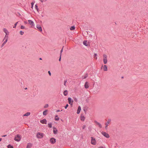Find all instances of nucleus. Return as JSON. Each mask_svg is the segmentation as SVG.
<instances>
[{"label":"nucleus","instance_id":"1","mask_svg":"<svg viewBox=\"0 0 148 148\" xmlns=\"http://www.w3.org/2000/svg\"><path fill=\"white\" fill-rule=\"evenodd\" d=\"M93 92L94 94H97L99 91V87L97 84H94L93 86Z\"/></svg>","mask_w":148,"mask_h":148},{"label":"nucleus","instance_id":"2","mask_svg":"<svg viewBox=\"0 0 148 148\" xmlns=\"http://www.w3.org/2000/svg\"><path fill=\"white\" fill-rule=\"evenodd\" d=\"M44 134L43 133L38 132L36 134V137L38 138H42L44 136Z\"/></svg>","mask_w":148,"mask_h":148},{"label":"nucleus","instance_id":"3","mask_svg":"<svg viewBox=\"0 0 148 148\" xmlns=\"http://www.w3.org/2000/svg\"><path fill=\"white\" fill-rule=\"evenodd\" d=\"M21 139V136L19 134L17 135V136H16L14 138V140L18 142L20 141Z\"/></svg>","mask_w":148,"mask_h":148},{"label":"nucleus","instance_id":"4","mask_svg":"<svg viewBox=\"0 0 148 148\" xmlns=\"http://www.w3.org/2000/svg\"><path fill=\"white\" fill-rule=\"evenodd\" d=\"M91 143L93 145H95L96 143V141L95 138H94L93 137H91Z\"/></svg>","mask_w":148,"mask_h":148},{"label":"nucleus","instance_id":"5","mask_svg":"<svg viewBox=\"0 0 148 148\" xmlns=\"http://www.w3.org/2000/svg\"><path fill=\"white\" fill-rule=\"evenodd\" d=\"M101 134L103 136H105L107 138H109L110 137V136L109 135V134L105 132H102Z\"/></svg>","mask_w":148,"mask_h":148},{"label":"nucleus","instance_id":"6","mask_svg":"<svg viewBox=\"0 0 148 148\" xmlns=\"http://www.w3.org/2000/svg\"><path fill=\"white\" fill-rule=\"evenodd\" d=\"M50 142L51 144H54L56 142V139L53 138H51L50 140Z\"/></svg>","mask_w":148,"mask_h":148},{"label":"nucleus","instance_id":"7","mask_svg":"<svg viewBox=\"0 0 148 148\" xmlns=\"http://www.w3.org/2000/svg\"><path fill=\"white\" fill-rule=\"evenodd\" d=\"M68 100L69 103L70 104L71 106H72L73 101V100H72L71 98V97H69Z\"/></svg>","mask_w":148,"mask_h":148},{"label":"nucleus","instance_id":"8","mask_svg":"<svg viewBox=\"0 0 148 148\" xmlns=\"http://www.w3.org/2000/svg\"><path fill=\"white\" fill-rule=\"evenodd\" d=\"M3 31L5 34V35H6V36H8V35L9 34V32L6 28H3Z\"/></svg>","mask_w":148,"mask_h":148},{"label":"nucleus","instance_id":"9","mask_svg":"<svg viewBox=\"0 0 148 148\" xmlns=\"http://www.w3.org/2000/svg\"><path fill=\"white\" fill-rule=\"evenodd\" d=\"M111 121V120L110 119H109L108 120V121L105 124V128L106 129H107V127L108 125V124H109V123H110V122Z\"/></svg>","mask_w":148,"mask_h":148},{"label":"nucleus","instance_id":"10","mask_svg":"<svg viewBox=\"0 0 148 148\" xmlns=\"http://www.w3.org/2000/svg\"><path fill=\"white\" fill-rule=\"evenodd\" d=\"M8 36H6V35H5V37L3 39V41L5 42H7L8 41Z\"/></svg>","mask_w":148,"mask_h":148},{"label":"nucleus","instance_id":"11","mask_svg":"<svg viewBox=\"0 0 148 148\" xmlns=\"http://www.w3.org/2000/svg\"><path fill=\"white\" fill-rule=\"evenodd\" d=\"M28 22L29 24H30L31 25L33 26H34V23L32 21L29 20H28Z\"/></svg>","mask_w":148,"mask_h":148},{"label":"nucleus","instance_id":"12","mask_svg":"<svg viewBox=\"0 0 148 148\" xmlns=\"http://www.w3.org/2000/svg\"><path fill=\"white\" fill-rule=\"evenodd\" d=\"M94 122L97 125H98L99 127L100 128L102 127V125L101 124H100L99 123L97 122V121H95Z\"/></svg>","mask_w":148,"mask_h":148},{"label":"nucleus","instance_id":"13","mask_svg":"<svg viewBox=\"0 0 148 148\" xmlns=\"http://www.w3.org/2000/svg\"><path fill=\"white\" fill-rule=\"evenodd\" d=\"M53 133L54 134H56L58 132V130L55 127H53Z\"/></svg>","mask_w":148,"mask_h":148},{"label":"nucleus","instance_id":"14","mask_svg":"<svg viewBox=\"0 0 148 148\" xmlns=\"http://www.w3.org/2000/svg\"><path fill=\"white\" fill-rule=\"evenodd\" d=\"M36 27L39 29V30L40 32L42 31V27L39 25H37Z\"/></svg>","mask_w":148,"mask_h":148},{"label":"nucleus","instance_id":"15","mask_svg":"<svg viewBox=\"0 0 148 148\" xmlns=\"http://www.w3.org/2000/svg\"><path fill=\"white\" fill-rule=\"evenodd\" d=\"M40 122L42 124H46L47 123V121L46 119H43L42 120H41L40 121Z\"/></svg>","mask_w":148,"mask_h":148},{"label":"nucleus","instance_id":"16","mask_svg":"<svg viewBox=\"0 0 148 148\" xmlns=\"http://www.w3.org/2000/svg\"><path fill=\"white\" fill-rule=\"evenodd\" d=\"M84 87L86 88H88L89 87L88 83L87 82H86L84 84Z\"/></svg>","mask_w":148,"mask_h":148},{"label":"nucleus","instance_id":"17","mask_svg":"<svg viewBox=\"0 0 148 148\" xmlns=\"http://www.w3.org/2000/svg\"><path fill=\"white\" fill-rule=\"evenodd\" d=\"M81 110V107L80 106H78V109H77V114H79Z\"/></svg>","mask_w":148,"mask_h":148},{"label":"nucleus","instance_id":"18","mask_svg":"<svg viewBox=\"0 0 148 148\" xmlns=\"http://www.w3.org/2000/svg\"><path fill=\"white\" fill-rule=\"evenodd\" d=\"M32 146V144L30 143H28L27 144V148H30Z\"/></svg>","mask_w":148,"mask_h":148},{"label":"nucleus","instance_id":"19","mask_svg":"<svg viewBox=\"0 0 148 148\" xmlns=\"http://www.w3.org/2000/svg\"><path fill=\"white\" fill-rule=\"evenodd\" d=\"M85 117L83 115H81V120L82 121H84L85 119Z\"/></svg>","mask_w":148,"mask_h":148},{"label":"nucleus","instance_id":"20","mask_svg":"<svg viewBox=\"0 0 148 148\" xmlns=\"http://www.w3.org/2000/svg\"><path fill=\"white\" fill-rule=\"evenodd\" d=\"M63 94L64 95L66 96L68 94V91L67 90H64L63 92Z\"/></svg>","mask_w":148,"mask_h":148},{"label":"nucleus","instance_id":"21","mask_svg":"<svg viewBox=\"0 0 148 148\" xmlns=\"http://www.w3.org/2000/svg\"><path fill=\"white\" fill-rule=\"evenodd\" d=\"M103 69L104 71H106L107 70V67L106 65H105L103 66Z\"/></svg>","mask_w":148,"mask_h":148},{"label":"nucleus","instance_id":"22","mask_svg":"<svg viewBox=\"0 0 148 148\" xmlns=\"http://www.w3.org/2000/svg\"><path fill=\"white\" fill-rule=\"evenodd\" d=\"M30 114V113L29 112H27L26 113L23 115V116H29Z\"/></svg>","mask_w":148,"mask_h":148},{"label":"nucleus","instance_id":"23","mask_svg":"<svg viewBox=\"0 0 148 148\" xmlns=\"http://www.w3.org/2000/svg\"><path fill=\"white\" fill-rule=\"evenodd\" d=\"M47 110H46L44 111L43 113V115H46L47 114Z\"/></svg>","mask_w":148,"mask_h":148},{"label":"nucleus","instance_id":"24","mask_svg":"<svg viewBox=\"0 0 148 148\" xmlns=\"http://www.w3.org/2000/svg\"><path fill=\"white\" fill-rule=\"evenodd\" d=\"M108 60L107 59H103V62L104 64H106Z\"/></svg>","mask_w":148,"mask_h":148},{"label":"nucleus","instance_id":"25","mask_svg":"<svg viewBox=\"0 0 148 148\" xmlns=\"http://www.w3.org/2000/svg\"><path fill=\"white\" fill-rule=\"evenodd\" d=\"M87 41L86 40H84L83 42V44L86 46H87L88 45L87 44Z\"/></svg>","mask_w":148,"mask_h":148},{"label":"nucleus","instance_id":"26","mask_svg":"<svg viewBox=\"0 0 148 148\" xmlns=\"http://www.w3.org/2000/svg\"><path fill=\"white\" fill-rule=\"evenodd\" d=\"M59 119L58 117V116L57 115H56L55 118V120L56 121H58L59 120Z\"/></svg>","mask_w":148,"mask_h":148},{"label":"nucleus","instance_id":"27","mask_svg":"<svg viewBox=\"0 0 148 148\" xmlns=\"http://www.w3.org/2000/svg\"><path fill=\"white\" fill-rule=\"evenodd\" d=\"M75 27L74 26H73L70 28V29L71 30H74L75 29Z\"/></svg>","mask_w":148,"mask_h":148},{"label":"nucleus","instance_id":"28","mask_svg":"<svg viewBox=\"0 0 148 148\" xmlns=\"http://www.w3.org/2000/svg\"><path fill=\"white\" fill-rule=\"evenodd\" d=\"M34 3H35V1H33L31 3V5H32L31 8L32 9H33V5H34Z\"/></svg>","mask_w":148,"mask_h":148},{"label":"nucleus","instance_id":"29","mask_svg":"<svg viewBox=\"0 0 148 148\" xmlns=\"http://www.w3.org/2000/svg\"><path fill=\"white\" fill-rule=\"evenodd\" d=\"M35 8L36 9V10L38 11V6L37 4L35 5Z\"/></svg>","mask_w":148,"mask_h":148},{"label":"nucleus","instance_id":"30","mask_svg":"<svg viewBox=\"0 0 148 148\" xmlns=\"http://www.w3.org/2000/svg\"><path fill=\"white\" fill-rule=\"evenodd\" d=\"M63 47L61 49V51H60V56H62V52L63 51Z\"/></svg>","mask_w":148,"mask_h":148},{"label":"nucleus","instance_id":"31","mask_svg":"<svg viewBox=\"0 0 148 148\" xmlns=\"http://www.w3.org/2000/svg\"><path fill=\"white\" fill-rule=\"evenodd\" d=\"M8 148H13V147L12 146L10 145H9L8 146Z\"/></svg>","mask_w":148,"mask_h":148},{"label":"nucleus","instance_id":"32","mask_svg":"<svg viewBox=\"0 0 148 148\" xmlns=\"http://www.w3.org/2000/svg\"><path fill=\"white\" fill-rule=\"evenodd\" d=\"M103 59H107V56L106 55L104 54L103 55Z\"/></svg>","mask_w":148,"mask_h":148},{"label":"nucleus","instance_id":"33","mask_svg":"<svg viewBox=\"0 0 148 148\" xmlns=\"http://www.w3.org/2000/svg\"><path fill=\"white\" fill-rule=\"evenodd\" d=\"M6 43V42H3L2 43V44L1 45V48H2L4 45Z\"/></svg>","mask_w":148,"mask_h":148},{"label":"nucleus","instance_id":"34","mask_svg":"<svg viewBox=\"0 0 148 148\" xmlns=\"http://www.w3.org/2000/svg\"><path fill=\"white\" fill-rule=\"evenodd\" d=\"M88 77V74H86L85 75V76H84V77L83 78V79H85L86 78Z\"/></svg>","mask_w":148,"mask_h":148},{"label":"nucleus","instance_id":"35","mask_svg":"<svg viewBox=\"0 0 148 148\" xmlns=\"http://www.w3.org/2000/svg\"><path fill=\"white\" fill-rule=\"evenodd\" d=\"M48 126L50 127H52V124L51 123H49L48 124Z\"/></svg>","mask_w":148,"mask_h":148},{"label":"nucleus","instance_id":"36","mask_svg":"<svg viewBox=\"0 0 148 148\" xmlns=\"http://www.w3.org/2000/svg\"><path fill=\"white\" fill-rule=\"evenodd\" d=\"M18 23V22H17L15 24H14V26L13 27V28H15L16 27V26Z\"/></svg>","mask_w":148,"mask_h":148},{"label":"nucleus","instance_id":"37","mask_svg":"<svg viewBox=\"0 0 148 148\" xmlns=\"http://www.w3.org/2000/svg\"><path fill=\"white\" fill-rule=\"evenodd\" d=\"M49 106V105H48V104H46L44 106V108H47V107H48Z\"/></svg>","mask_w":148,"mask_h":148},{"label":"nucleus","instance_id":"38","mask_svg":"<svg viewBox=\"0 0 148 148\" xmlns=\"http://www.w3.org/2000/svg\"><path fill=\"white\" fill-rule=\"evenodd\" d=\"M20 34L21 35H23L24 34V32L22 31H20Z\"/></svg>","mask_w":148,"mask_h":148},{"label":"nucleus","instance_id":"39","mask_svg":"<svg viewBox=\"0 0 148 148\" xmlns=\"http://www.w3.org/2000/svg\"><path fill=\"white\" fill-rule=\"evenodd\" d=\"M74 101H76V102H77L78 100L76 97H74Z\"/></svg>","mask_w":148,"mask_h":148},{"label":"nucleus","instance_id":"40","mask_svg":"<svg viewBox=\"0 0 148 148\" xmlns=\"http://www.w3.org/2000/svg\"><path fill=\"white\" fill-rule=\"evenodd\" d=\"M66 82H67V81L66 80H64V85L65 86H66Z\"/></svg>","mask_w":148,"mask_h":148},{"label":"nucleus","instance_id":"41","mask_svg":"<svg viewBox=\"0 0 148 148\" xmlns=\"http://www.w3.org/2000/svg\"><path fill=\"white\" fill-rule=\"evenodd\" d=\"M86 127V125H83L82 126V128L83 129H84Z\"/></svg>","mask_w":148,"mask_h":148},{"label":"nucleus","instance_id":"42","mask_svg":"<svg viewBox=\"0 0 148 148\" xmlns=\"http://www.w3.org/2000/svg\"><path fill=\"white\" fill-rule=\"evenodd\" d=\"M21 29H24L25 28V27L23 25H21Z\"/></svg>","mask_w":148,"mask_h":148},{"label":"nucleus","instance_id":"43","mask_svg":"<svg viewBox=\"0 0 148 148\" xmlns=\"http://www.w3.org/2000/svg\"><path fill=\"white\" fill-rule=\"evenodd\" d=\"M69 105L68 104H67L66 106L64 107V108L65 109H66L68 107V106Z\"/></svg>","mask_w":148,"mask_h":148},{"label":"nucleus","instance_id":"44","mask_svg":"<svg viewBox=\"0 0 148 148\" xmlns=\"http://www.w3.org/2000/svg\"><path fill=\"white\" fill-rule=\"evenodd\" d=\"M48 73L50 76H51V74L50 71H49L48 72Z\"/></svg>","mask_w":148,"mask_h":148},{"label":"nucleus","instance_id":"45","mask_svg":"<svg viewBox=\"0 0 148 148\" xmlns=\"http://www.w3.org/2000/svg\"><path fill=\"white\" fill-rule=\"evenodd\" d=\"M97 55L96 53H95L94 55V57H96L97 56Z\"/></svg>","mask_w":148,"mask_h":148},{"label":"nucleus","instance_id":"46","mask_svg":"<svg viewBox=\"0 0 148 148\" xmlns=\"http://www.w3.org/2000/svg\"><path fill=\"white\" fill-rule=\"evenodd\" d=\"M61 56H60V58H59V61H60V60H61Z\"/></svg>","mask_w":148,"mask_h":148},{"label":"nucleus","instance_id":"47","mask_svg":"<svg viewBox=\"0 0 148 148\" xmlns=\"http://www.w3.org/2000/svg\"><path fill=\"white\" fill-rule=\"evenodd\" d=\"M60 111H60V110H56V112H60Z\"/></svg>","mask_w":148,"mask_h":148},{"label":"nucleus","instance_id":"48","mask_svg":"<svg viewBox=\"0 0 148 148\" xmlns=\"http://www.w3.org/2000/svg\"><path fill=\"white\" fill-rule=\"evenodd\" d=\"M99 148H105L104 147H99Z\"/></svg>","mask_w":148,"mask_h":148},{"label":"nucleus","instance_id":"49","mask_svg":"<svg viewBox=\"0 0 148 148\" xmlns=\"http://www.w3.org/2000/svg\"><path fill=\"white\" fill-rule=\"evenodd\" d=\"M6 136H7V135H3V136H2V137H5Z\"/></svg>","mask_w":148,"mask_h":148},{"label":"nucleus","instance_id":"50","mask_svg":"<svg viewBox=\"0 0 148 148\" xmlns=\"http://www.w3.org/2000/svg\"><path fill=\"white\" fill-rule=\"evenodd\" d=\"M2 140V138H0V141H1Z\"/></svg>","mask_w":148,"mask_h":148},{"label":"nucleus","instance_id":"51","mask_svg":"<svg viewBox=\"0 0 148 148\" xmlns=\"http://www.w3.org/2000/svg\"><path fill=\"white\" fill-rule=\"evenodd\" d=\"M41 1V2L42 3L43 2V1L42 0H40Z\"/></svg>","mask_w":148,"mask_h":148},{"label":"nucleus","instance_id":"52","mask_svg":"<svg viewBox=\"0 0 148 148\" xmlns=\"http://www.w3.org/2000/svg\"><path fill=\"white\" fill-rule=\"evenodd\" d=\"M42 58H40V60H42Z\"/></svg>","mask_w":148,"mask_h":148},{"label":"nucleus","instance_id":"53","mask_svg":"<svg viewBox=\"0 0 148 148\" xmlns=\"http://www.w3.org/2000/svg\"><path fill=\"white\" fill-rule=\"evenodd\" d=\"M27 88H25V90H27Z\"/></svg>","mask_w":148,"mask_h":148},{"label":"nucleus","instance_id":"54","mask_svg":"<svg viewBox=\"0 0 148 148\" xmlns=\"http://www.w3.org/2000/svg\"><path fill=\"white\" fill-rule=\"evenodd\" d=\"M25 23H27V22H25Z\"/></svg>","mask_w":148,"mask_h":148},{"label":"nucleus","instance_id":"55","mask_svg":"<svg viewBox=\"0 0 148 148\" xmlns=\"http://www.w3.org/2000/svg\"><path fill=\"white\" fill-rule=\"evenodd\" d=\"M97 57H96V59H97Z\"/></svg>","mask_w":148,"mask_h":148}]
</instances>
